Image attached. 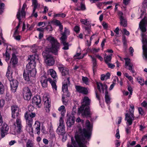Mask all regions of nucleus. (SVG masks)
<instances>
[{
	"label": "nucleus",
	"instance_id": "nucleus-54",
	"mask_svg": "<svg viewBox=\"0 0 147 147\" xmlns=\"http://www.w3.org/2000/svg\"><path fill=\"white\" fill-rule=\"evenodd\" d=\"M74 30L76 33H78L80 30V27L78 26H76L74 28Z\"/></svg>",
	"mask_w": 147,
	"mask_h": 147
},
{
	"label": "nucleus",
	"instance_id": "nucleus-26",
	"mask_svg": "<svg viewBox=\"0 0 147 147\" xmlns=\"http://www.w3.org/2000/svg\"><path fill=\"white\" fill-rule=\"evenodd\" d=\"M75 119L73 116H69L67 120L66 123L67 126L69 127H71L74 125L75 122Z\"/></svg>",
	"mask_w": 147,
	"mask_h": 147
},
{
	"label": "nucleus",
	"instance_id": "nucleus-13",
	"mask_svg": "<svg viewBox=\"0 0 147 147\" xmlns=\"http://www.w3.org/2000/svg\"><path fill=\"white\" fill-rule=\"evenodd\" d=\"M9 128V126L6 123H4L0 129L1 134L2 138L5 137L8 132Z\"/></svg>",
	"mask_w": 147,
	"mask_h": 147
},
{
	"label": "nucleus",
	"instance_id": "nucleus-31",
	"mask_svg": "<svg viewBox=\"0 0 147 147\" xmlns=\"http://www.w3.org/2000/svg\"><path fill=\"white\" fill-rule=\"evenodd\" d=\"M90 56L92 59V61L93 63V70L94 73L96 71V69L97 68L96 60L95 58L93 57L92 56L90 55Z\"/></svg>",
	"mask_w": 147,
	"mask_h": 147
},
{
	"label": "nucleus",
	"instance_id": "nucleus-44",
	"mask_svg": "<svg viewBox=\"0 0 147 147\" xmlns=\"http://www.w3.org/2000/svg\"><path fill=\"white\" fill-rule=\"evenodd\" d=\"M66 16V14L63 13H60L55 15V17H61L62 18L65 17Z\"/></svg>",
	"mask_w": 147,
	"mask_h": 147
},
{
	"label": "nucleus",
	"instance_id": "nucleus-11",
	"mask_svg": "<svg viewBox=\"0 0 147 147\" xmlns=\"http://www.w3.org/2000/svg\"><path fill=\"white\" fill-rule=\"evenodd\" d=\"M24 118L26 121L27 127H29L31 129L30 131H29V133L30 134H33V128L32 127L33 119L26 115H24Z\"/></svg>",
	"mask_w": 147,
	"mask_h": 147
},
{
	"label": "nucleus",
	"instance_id": "nucleus-62",
	"mask_svg": "<svg viewBox=\"0 0 147 147\" xmlns=\"http://www.w3.org/2000/svg\"><path fill=\"white\" fill-rule=\"evenodd\" d=\"M123 31L124 33L126 35H129V33L128 31H127L126 29H123Z\"/></svg>",
	"mask_w": 147,
	"mask_h": 147
},
{
	"label": "nucleus",
	"instance_id": "nucleus-45",
	"mask_svg": "<svg viewBox=\"0 0 147 147\" xmlns=\"http://www.w3.org/2000/svg\"><path fill=\"white\" fill-rule=\"evenodd\" d=\"M26 147H33L34 144L30 140H28L26 144Z\"/></svg>",
	"mask_w": 147,
	"mask_h": 147
},
{
	"label": "nucleus",
	"instance_id": "nucleus-1",
	"mask_svg": "<svg viewBox=\"0 0 147 147\" xmlns=\"http://www.w3.org/2000/svg\"><path fill=\"white\" fill-rule=\"evenodd\" d=\"M86 127L87 130L84 128L79 129L77 135L75 136L76 142H73L71 138L72 144L74 147H86L84 144L86 140L89 139L91 135L92 126L88 120L86 122Z\"/></svg>",
	"mask_w": 147,
	"mask_h": 147
},
{
	"label": "nucleus",
	"instance_id": "nucleus-4",
	"mask_svg": "<svg viewBox=\"0 0 147 147\" xmlns=\"http://www.w3.org/2000/svg\"><path fill=\"white\" fill-rule=\"evenodd\" d=\"M129 111L130 115L127 113L125 114V120L127 121V125H131L134 119V106L133 105H130Z\"/></svg>",
	"mask_w": 147,
	"mask_h": 147
},
{
	"label": "nucleus",
	"instance_id": "nucleus-33",
	"mask_svg": "<svg viewBox=\"0 0 147 147\" xmlns=\"http://www.w3.org/2000/svg\"><path fill=\"white\" fill-rule=\"evenodd\" d=\"M48 81L51 84L52 88L53 90H55L56 91L57 90V86L56 85V82L55 81H53L50 78H48Z\"/></svg>",
	"mask_w": 147,
	"mask_h": 147
},
{
	"label": "nucleus",
	"instance_id": "nucleus-9",
	"mask_svg": "<svg viewBox=\"0 0 147 147\" xmlns=\"http://www.w3.org/2000/svg\"><path fill=\"white\" fill-rule=\"evenodd\" d=\"M23 94L25 100H28L31 98L32 94L30 90L28 87H25L23 88Z\"/></svg>",
	"mask_w": 147,
	"mask_h": 147
},
{
	"label": "nucleus",
	"instance_id": "nucleus-46",
	"mask_svg": "<svg viewBox=\"0 0 147 147\" xmlns=\"http://www.w3.org/2000/svg\"><path fill=\"white\" fill-rule=\"evenodd\" d=\"M4 91V88L3 85L1 82H0V93L2 94Z\"/></svg>",
	"mask_w": 147,
	"mask_h": 147
},
{
	"label": "nucleus",
	"instance_id": "nucleus-16",
	"mask_svg": "<svg viewBox=\"0 0 147 147\" xmlns=\"http://www.w3.org/2000/svg\"><path fill=\"white\" fill-rule=\"evenodd\" d=\"M41 98L39 96H34L32 98V103L33 104L36 105L39 108H40L41 105Z\"/></svg>",
	"mask_w": 147,
	"mask_h": 147
},
{
	"label": "nucleus",
	"instance_id": "nucleus-58",
	"mask_svg": "<svg viewBox=\"0 0 147 147\" xmlns=\"http://www.w3.org/2000/svg\"><path fill=\"white\" fill-rule=\"evenodd\" d=\"M102 26L104 29H106L108 27V25L105 22H103L102 24Z\"/></svg>",
	"mask_w": 147,
	"mask_h": 147
},
{
	"label": "nucleus",
	"instance_id": "nucleus-17",
	"mask_svg": "<svg viewBox=\"0 0 147 147\" xmlns=\"http://www.w3.org/2000/svg\"><path fill=\"white\" fill-rule=\"evenodd\" d=\"M147 24V19L145 18L143 19L139 24V27L141 31L143 32L146 31V26Z\"/></svg>",
	"mask_w": 147,
	"mask_h": 147
},
{
	"label": "nucleus",
	"instance_id": "nucleus-59",
	"mask_svg": "<svg viewBox=\"0 0 147 147\" xmlns=\"http://www.w3.org/2000/svg\"><path fill=\"white\" fill-rule=\"evenodd\" d=\"M127 89L128 90L129 92L130 95L132 94L133 90L131 87L129 86H128Z\"/></svg>",
	"mask_w": 147,
	"mask_h": 147
},
{
	"label": "nucleus",
	"instance_id": "nucleus-64",
	"mask_svg": "<svg viewBox=\"0 0 147 147\" xmlns=\"http://www.w3.org/2000/svg\"><path fill=\"white\" fill-rule=\"evenodd\" d=\"M7 72L9 73V74L10 73V74H12V71L11 70V67L10 66H9L8 67V71H7Z\"/></svg>",
	"mask_w": 147,
	"mask_h": 147
},
{
	"label": "nucleus",
	"instance_id": "nucleus-36",
	"mask_svg": "<svg viewBox=\"0 0 147 147\" xmlns=\"http://www.w3.org/2000/svg\"><path fill=\"white\" fill-rule=\"evenodd\" d=\"M24 115H26L29 117L32 118L35 117L36 115V113L34 112H26L24 114Z\"/></svg>",
	"mask_w": 147,
	"mask_h": 147
},
{
	"label": "nucleus",
	"instance_id": "nucleus-24",
	"mask_svg": "<svg viewBox=\"0 0 147 147\" xmlns=\"http://www.w3.org/2000/svg\"><path fill=\"white\" fill-rule=\"evenodd\" d=\"M40 122L38 121H35L33 126L35 129V131L38 135H39L40 133Z\"/></svg>",
	"mask_w": 147,
	"mask_h": 147
},
{
	"label": "nucleus",
	"instance_id": "nucleus-57",
	"mask_svg": "<svg viewBox=\"0 0 147 147\" xmlns=\"http://www.w3.org/2000/svg\"><path fill=\"white\" fill-rule=\"evenodd\" d=\"M47 31H52V27L51 25L48 26L45 28Z\"/></svg>",
	"mask_w": 147,
	"mask_h": 147
},
{
	"label": "nucleus",
	"instance_id": "nucleus-3",
	"mask_svg": "<svg viewBox=\"0 0 147 147\" xmlns=\"http://www.w3.org/2000/svg\"><path fill=\"white\" fill-rule=\"evenodd\" d=\"M24 70L23 73V77L24 80L27 82L30 81L31 77L34 76L36 73L35 68H30Z\"/></svg>",
	"mask_w": 147,
	"mask_h": 147
},
{
	"label": "nucleus",
	"instance_id": "nucleus-41",
	"mask_svg": "<svg viewBox=\"0 0 147 147\" xmlns=\"http://www.w3.org/2000/svg\"><path fill=\"white\" fill-rule=\"evenodd\" d=\"M82 80L83 82L86 85L89 84V79L86 77H84L82 76Z\"/></svg>",
	"mask_w": 147,
	"mask_h": 147
},
{
	"label": "nucleus",
	"instance_id": "nucleus-19",
	"mask_svg": "<svg viewBox=\"0 0 147 147\" xmlns=\"http://www.w3.org/2000/svg\"><path fill=\"white\" fill-rule=\"evenodd\" d=\"M124 59L125 60V67L127 68V67L128 66L129 67L128 69L133 73H134L135 71L133 68V65L132 64L130 63V59L126 58H125Z\"/></svg>",
	"mask_w": 147,
	"mask_h": 147
},
{
	"label": "nucleus",
	"instance_id": "nucleus-23",
	"mask_svg": "<svg viewBox=\"0 0 147 147\" xmlns=\"http://www.w3.org/2000/svg\"><path fill=\"white\" fill-rule=\"evenodd\" d=\"M11 89L12 92L13 93L16 92L18 85V82L17 80H14L10 82Z\"/></svg>",
	"mask_w": 147,
	"mask_h": 147
},
{
	"label": "nucleus",
	"instance_id": "nucleus-10",
	"mask_svg": "<svg viewBox=\"0 0 147 147\" xmlns=\"http://www.w3.org/2000/svg\"><path fill=\"white\" fill-rule=\"evenodd\" d=\"M58 68L63 76L66 77L67 78L68 77L69 78V70L68 69L65 67L63 65L61 64L58 65Z\"/></svg>",
	"mask_w": 147,
	"mask_h": 147
},
{
	"label": "nucleus",
	"instance_id": "nucleus-38",
	"mask_svg": "<svg viewBox=\"0 0 147 147\" xmlns=\"http://www.w3.org/2000/svg\"><path fill=\"white\" fill-rule=\"evenodd\" d=\"M17 18L19 20V23L18 25L20 26V23L21 22V19L22 18H24L25 16L22 17L21 15H20V13L19 12H18L17 14Z\"/></svg>",
	"mask_w": 147,
	"mask_h": 147
},
{
	"label": "nucleus",
	"instance_id": "nucleus-21",
	"mask_svg": "<svg viewBox=\"0 0 147 147\" xmlns=\"http://www.w3.org/2000/svg\"><path fill=\"white\" fill-rule=\"evenodd\" d=\"M96 85L97 86V88L98 90L101 92V90L103 93L104 92L105 90L106 91H107V86L105 84H103L100 82L96 83Z\"/></svg>",
	"mask_w": 147,
	"mask_h": 147
},
{
	"label": "nucleus",
	"instance_id": "nucleus-18",
	"mask_svg": "<svg viewBox=\"0 0 147 147\" xmlns=\"http://www.w3.org/2000/svg\"><path fill=\"white\" fill-rule=\"evenodd\" d=\"M39 80L43 88H46L48 86L47 81L48 78L45 76H41Z\"/></svg>",
	"mask_w": 147,
	"mask_h": 147
},
{
	"label": "nucleus",
	"instance_id": "nucleus-28",
	"mask_svg": "<svg viewBox=\"0 0 147 147\" xmlns=\"http://www.w3.org/2000/svg\"><path fill=\"white\" fill-rule=\"evenodd\" d=\"M16 123L17 127L18 128L17 132H21L22 131V126L21 124V119L19 117L17 118Z\"/></svg>",
	"mask_w": 147,
	"mask_h": 147
},
{
	"label": "nucleus",
	"instance_id": "nucleus-52",
	"mask_svg": "<svg viewBox=\"0 0 147 147\" xmlns=\"http://www.w3.org/2000/svg\"><path fill=\"white\" fill-rule=\"evenodd\" d=\"M34 108L33 106L32 105L29 106L28 108V111L26 112H34L33 111L34 110Z\"/></svg>",
	"mask_w": 147,
	"mask_h": 147
},
{
	"label": "nucleus",
	"instance_id": "nucleus-47",
	"mask_svg": "<svg viewBox=\"0 0 147 147\" xmlns=\"http://www.w3.org/2000/svg\"><path fill=\"white\" fill-rule=\"evenodd\" d=\"M80 22L82 24L86 25H88L90 24V22L88 21L87 19L86 20L84 19H81L80 20Z\"/></svg>",
	"mask_w": 147,
	"mask_h": 147
},
{
	"label": "nucleus",
	"instance_id": "nucleus-32",
	"mask_svg": "<svg viewBox=\"0 0 147 147\" xmlns=\"http://www.w3.org/2000/svg\"><path fill=\"white\" fill-rule=\"evenodd\" d=\"M105 99L106 103L108 105L111 102L110 100L111 99L109 95L108 94L107 91L105 92Z\"/></svg>",
	"mask_w": 147,
	"mask_h": 147
},
{
	"label": "nucleus",
	"instance_id": "nucleus-51",
	"mask_svg": "<svg viewBox=\"0 0 147 147\" xmlns=\"http://www.w3.org/2000/svg\"><path fill=\"white\" fill-rule=\"evenodd\" d=\"M138 111L139 114L141 115H144V112L142 107H139L138 108Z\"/></svg>",
	"mask_w": 147,
	"mask_h": 147
},
{
	"label": "nucleus",
	"instance_id": "nucleus-2",
	"mask_svg": "<svg viewBox=\"0 0 147 147\" xmlns=\"http://www.w3.org/2000/svg\"><path fill=\"white\" fill-rule=\"evenodd\" d=\"M47 40L51 45V47L50 49V51L54 55H57L60 48L59 43L58 42L56 39L51 36L48 37Z\"/></svg>",
	"mask_w": 147,
	"mask_h": 147
},
{
	"label": "nucleus",
	"instance_id": "nucleus-55",
	"mask_svg": "<svg viewBox=\"0 0 147 147\" xmlns=\"http://www.w3.org/2000/svg\"><path fill=\"white\" fill-rule=\"evenodd\" d=\"M141 105L145 108H147V102L146 101H144L141 103Z\"/></svg>",
	"mask_w": 147,
	"mask_h": 147
},
{
	"label": "nucleus",
	"instance_id": "nucleus-40",
	"mask_svg": "<svg viewBox=\"0 0 147 147\" xmlns=\"http://www.w3.org/2000/svg\"><path fill=\"white\" fill-rule=\"evenodd\" d=\"M143 53L146 59H147V47L145 45L143 46Z\"/></svg>",
	"mask_w": 147,
	"mask_h": 147
},
{
	"label": "nucleus",
	"instance_id": "nucleus-22",
	"mask_svg": "<svg viewBox=\"0 0 147 147\" xmlns=\"http://www.w3.org/2000/svg\"><path fill=\"white\" fill-rule=\"evenodd\" d=\"M32 5L33 6V9L31 16H34L36 18L38 16L37 12H35L36 9L38 6V4L37 0H32Z\"/></svg>",
	"mask_w": 147,
	"mask_h": 147
},
{
	"label": "nucleus",
	"instance_id": "nucleus-14",
	"mask_svg": "<svg viewBox=\"0 0 147 147\" xmlns=\"http://www.w3.org/2000/svg\"><path fill=\"white\" fill-rule=\"evenodd\" d=\"M118 14L120 16L119 19L120 25L124 27H127V20L122 16L123 15V13L121 12H119Z\"/></svg>",
	"mask_w": 147,
	"mask_h": 147
},
{
	"label": "nucleus",
	"instance_id": "nucleus-29",
	"mask_svg": "<svg viewBox=\"0 0 147 147\" xmlns=\"http://www.w3.org/2000/svg\"><path fill=\"white\" fill-rule=\"evenodd\" d=\"M43 101L45 103V107L49 108L51 106V101L47 97H45L43 98Z\"/></svg>",
	"mask_w": 147,
	"mask_h": 147
},
{
	"label": "nucleus",
	"instance_id": "nucleus-35",
	"mask_svg": "<svg viewBox=\"0 0 147 147\" xmlns=\"http://www.w3.org/2000/svg\"><path fill=\"white\" fill-rule=\"evenodd\" d=\"M58 110L59 111L61 112V117H63L64 116L65 113L66 112L65 107L63 105H62L59 108Z\"/></svg>",
	"mask_w": 147,
	"mask_h": 147
},
{
	"label": "nucleus",
	"instance_id": "nucleus-6",
	"mask_svg": "<svg viewBox=\"0 0 147 147\" xmlns=\"http://www.w3.org/2000/svg\"><path fill=\"white\" fill-rule=\"evenodd\" d=\"M78 113L79 114H81L84 117H90L91 115L89 107H83V106L80 107L79 108Z\"/></svg>",
	"mask_w": 147,
	"mask_h": 147
},
{
	"label": "nucleus",
	"instance_id": "nucleus-43",
	"mask_svg": "<svg viewBox=\"0 0 147 147\" xmlns=\"http://www.w3.org/2000/svg\"><path fill=\"white\" fill-rule=\"evenodd\" d=\"M137 80L141 85L143 86L144 85V79H142L140 77H138L137 78Z\"/></svg>",
	"mask_w": 147,
	"mask_h": 147
},
{
	"label": "nucleus",
	"instance_id": "nucleus-63",
	"mask_svg": "<svg viewBox=\"0 0 147 147\" xmlns=\"http://www.w3.org/2000/svg\"><path fill=\"white\" fill-rule=\"evenodd\" d=\"M119 28L118 27H117L114 30V32L116 33L115 36H117V35L119 34Z\"/></svg>",
	"mask_w": 147,
	"mask_h": 147
},
{
	"label": "nucleus",
	"instance_id": "nucleus-5",
	"mask_svg": "<svg viewBox=\"0 0 147 147\" xmlns=\"http://www.w3.org/2000/svg\"><path fill=\"white\" fill-rule=\"evenodd\" d=\"M48 53L47 51H45L42 53V55L46 64L48 65L52 66L54 64L55 61L52 56Z\"/></svg>",
	"mask_w": 147,
	"mask_h": 147
},
{
	"label": "nucleus",
	"instance_id": "nucleus-48",
	"mask_svg": "<svg viewBox=\"0 0 147 147\" xmlns=\"http://www.w3.org/2000/svg\"><path fill=\"white\" fill-rule=\"evenodd\" d=\"M64 46V47L63 48V49L65 50H68L69 49L68 43L66 42H64L62 43Z\"/></svg>",
	"mask_w": 147,
	"mask_h": 147
},
{
	"label": "nucleus",
	"instance_id": "nucleus-49",
	"mask_svg": "<svg viewBox=\"0 0 147 147\" xmlns=\"http://www.w3.org/2000/svg\"><path fill=\"white\" fill-rule=\"evenodd\" d=\"M62 35V36L60 38V40L61 42V43L66 42V39H67V36L65 35Z\"/></svg>",
	"mask_w": 147,
	"mask_h": 147
},
{
	"label": "nucleus",
	"instance_id": "nucleus-39",
	"mask_svg": "<svg viewBox=\"0 0 147 147\" xmlns=\"http://www.w3.org/2000/svg\"><path fill=\"white\" fill-rule=\"evenodd\" d=\"M17 18L19 20V23L18 25L20 26V23L21 22V19L22 18H24L25 16L22 17L21 15H20V13L19 12H18L17 14Z\"/></svg>",
	"mask_w": 147,
	"mask_h": 147
},
{
	"label": "nucleus",
	"instance_id": "nucleus-25",
	"mask_svg": "<svg viewBox=\"0 0 147 147\" xmlns=\"http://www.w3.org/2000/svg\"><path fill=\"white\" fill-rule=\"evenodd\" d=\"M90 102L91 100L88 96H85L83 98L81 106H83V107H89L88 106L90 104Z\"/></svg>",
	"mask_w": 147,
	"mask_h": 147
},
{
	"label": "nucleus",
	"instance_id": "nucleus-61",
	"mask_svg": "<svg viewBox=\"0 0 147 147\" xmlns=\"http://www.w3.org/2000/svg\"><path fill=\"white\" fill-rule=\"evenodd\" d=\"M130 1V0H123V3L125 5H127L129 4Z\"/></svg>",
	"mask_w": 147,
	"mask_h": 147
},
{
	"label": "nucleus",
	"instance_id": "nucleus-60",
	"mask_svg": "<svg viewBox=\"0 0 147 147\" xmlns=\"http://www.w3.org/2000/svg\"><path fill=\"white\" fill-rule=\"evenodd\" d=\"M107 64L109 67V68H113L115 67V65H114L110 63H107Z\"/></svg>",
	"mask_w": 147,
	"mask_h": 147
},
{
	"label": "nucleus",
	"instance_id": "nucleus-12",
	"mask_svg": "<svg viewBox=\"0 0 147 147\" xmlns=\"http://www.w3.org/2000/svg\"><path fill=\"white\" fill-rule=\"evenodd\" d=\"M35 58L34 55L30 56V57H29L28 60L30 61L28 63L26 67L28 69L29 68H35L36 62H35Z\"/></svg>",
	"mask_w": 147,
	"mask_h": 147
},
{
	"label": "nucleus",
	"instance_id": "nucleus-50",
	"mask_svg": "<svg viewBox=\"0 0 147 147\" xmlns=\"http://www.w3.org/2000/svg\"><path fill=\"white\" fill-rule=\"evenodd\" d=\"M38 49V47L36 45H34L31 48V49L33 53H36L37 52Z\"/></svg>",
	"mask_w": 147,
	"mask_h": 147
},
{
	"label": "nucleus",
	"instance_id": "nucleus-8",
	"mask_svg": "<svg viewBox=\"0 0 147 147\" xmlns=\"http://www.w3.org/2000/svg\"><path fill=\"white\" fill-rule=\"evenodd\" d=\"M70 84L69 78L68 77L67 79L64 80L63 83L62 87L63 91L65 94L68 97H69L70 96V94L68 92V86L70 85Z\"/></svg>",
	"mask_w": 147,
	"mask_h": 147
},
{
	"label": "nucleus",
	"instance_id": "nucleus-30",
	"mask_svg": "<svg viewBox=\"0 0 147 147\" xmlns=\"http://www.w3.org/2000/svg\"><path fill=\"white\" fill-rule=\"evenodd\" d=\"M11 63H12V65L14 66L18 62V59L14 53L12 54V57L10 61Z\"/></svg>",
	"mask_w": 147,
	"mask_h": 147
},
{
	"label": "nucleus",
	"instance_id": "nucleus-37",
	"mask_svg": "<svg viewBox=\"0 0 147 147\" xmlns=\"http://www.w3.org/2000/svg\"><path fill=\"white\" fill-rule=\"evenodd\" d=\"M105 57H104V59L105 63H108L110 62L111 59V56L112 54L110 55H107L106 56V54H105Z\"/></svg>",
	"mask_w": 147,
	"mask_h": 147
},
{
	"label": "nucleus",
	"instance_id": "nucleus-42",
	"mask_svg": "<svg viewBox=\"0 0 147 147\" xmlns=\"http://www.w3.org/2000/svg\"><path fill=\"white\" fill-rule=\"evenodd\" d=\"M12 74H10V73L9 74V73L7 72L6 74V76H7L10 82L11 81H12L14 80L13 78Z\"/></svg>",
	"mask_w": 147,
	"mask_h": 147
},
{
	"label": "nucleus",
	"instance_id": "nucleus-20",
	"mask_svg": "<svg viewBox=\"0 0 147 147\" xmlns=\"http://www.w3.org/2000/svg\"><path fill=\"white\" fill-rule=\"evenodd\" d=\"M75 88L76 91L79 93H82L84 94H87L88 93L87 88L80 86H76Z\"/></svg>",
	"mask_w": 147,
	"mask_h": 147
},
{
	"label": "nucleus",
	"instance_id": "nucleus-34",
	"mask_svg": "<svg viewBox=\"0 0 147 147\" xmlns=\"http://www.w3.org/2000/svg\"><path fill=\"white\" fill-rule=\"evenodd\" d=\"M26 7V5L25 3H24L22 6V10L20 11V10H19L18 12L20 13V15H21L22 17H23L25 16L26 14L25 12V9Z\"/></svg>",
	"mask_w": 147,
	"mask_h": 147
},
{
	"label": "nucleus",
	"instance_id": "nucleus-56",
	"mask_svg": "<svg viewBox=\"0 0 147 147\" xmlns=\"http://www.w3.org/2000/svg\"><path fill=\"white\" fill-rule=\"evenodd\" d=\"M81 10H84L86 9V7L85 5L82 3L80 4Z\"/></svg>",
	"mask_w": 147,
	"mask_h": 147
},
{
	"label": "nucleus",
	"instance_id": "nucleus-53",
	"mask_svg": "<svg viewBox=\"0 0 147 147\" xmlns=\"http://www.w3.org/2000/svg\"><path fill=\"white\" fill-rule=\"evenodd\" d=\"M69 30L66 28H65L64 32L63 33L61 34L62 35H66L69 34Z\"/></svg>",
	"mask_w": 147,
	"mask_h": 147
},
{
	"label": "nucleus",
	"instance_id": "nucleus-27",
	"mask_svg": "<svg viewBox=\"0 0 147 147\" xmlns=\"http://www.w3.org/2000/svg\"><path fill=\"white\" fill-rule=\"evenodd\" d=\"M48 74L51 76L54 80L56 82V80L57 79V76L56 71L53 69H50L48 70Z\"/></svg>",
	"mask_w": 147,
	"mask_h": 147
},
{
	"label": "nucleus",
	"instance_id": "nucleus-15",
	"mask_svg": "<svg viewBox=\"0 0 147 147\" xmlns=\"http://www.w3.org/2000/svg\"><path fill=\"white\" fill-rule=\"evenodd\" d=\"M12 117L13 118L17 117L19 114V109L16 106L11 107Z\"/></svg>",
	"mask_w": 147,
	"mask_h": 147
},
{
	"label": "nucleus",
	"instance_id": "nucleus-7",
	"mask_svg": "<svg viewBox=\"0 0 147 147\" xmlns=\"http://www.w3.org/2000/svg\"><path fill=\"white\" fill-rule=\"evenodd\" d=\"M65 125L64 121L62 117H60L59 120V125L56 132L59 135H62L65 133Z\"/></svg>",
	"mask_w": 147,
	"mask_h": 147
}]
</instances>
